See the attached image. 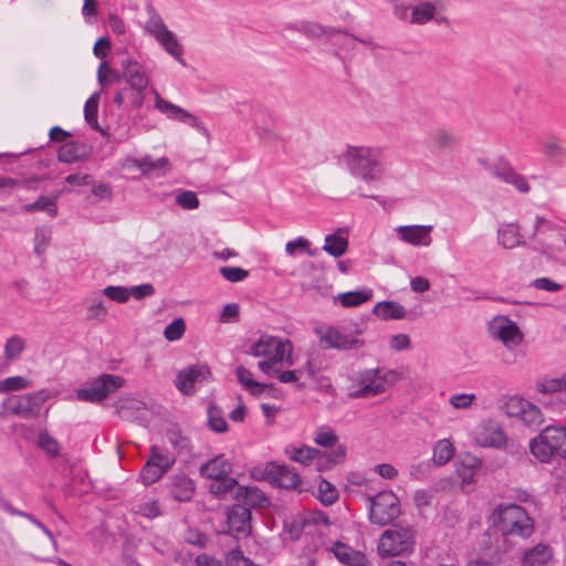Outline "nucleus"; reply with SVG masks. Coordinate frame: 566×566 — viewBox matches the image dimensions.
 <instances>
[{"mask_svg": "<svg viewBox=\"0 0 566 566\" xmlns=\"http://www.w3.org/2000/svg\"><path fill=\"white\" fill-rule=\"evenodd\" d=\"M382 148L378 146L347 145L338 155V161L353 177L370 185L382 178Z\"/></svg>", "mask_w": 566, "mask_h": 566, "instance_id": "obj_1", "label": "nucleus"}, {"mask_svg": "<svg viewBox=\"0 0 566 566\" xmlns=\"http://www.w3.org/2000/svg\"><path fill=\"white\" fill-rule=\"evenodd\" d=\"M401 374L387 367L363 368L347 377L346 392L350 399H369L384 395L401 380Z\"/></svg>", "mask_w": 566, "mask_h": 566, "instance_id": "obj_2", "label": "nucleus"}, {"mask_svg": "<svg viewBox=\"0 0 566 566\" xmlns=\"http://www.w3.org/2000/svg\"><path fill=\"white\" fill-rule=\"evenodd\" d=\"M292 353L293 345L289 339L271 335L261 336L249 348L251 356L262 358L258 363V367L269 377L277 373L280 363L285 360L287 365L293 364Z\"/></svg>", "mask_w": 566, "mask_h": 566, "instance_id": "obj_3", "label": "nucleus"}, {"mask_svg": "<svg viewBox=\"0 0 566 566\" xmlns=\"http://www.w3.org/2000/svg\"><path fill=\"white\" fill-rule=\"evenodd\" d=\"M492 516L494 526L504 537L527 539L535 531L533 518L517 504L499 505Z\"/></svg>", "mask_w": 566, "mask_h": 566, "instance_id": "obj_4", "label": "nucleus"}, {"mask_svg": "<svg viewBox=\"0 0 566 566\" xmlns=\"http://www.w3.org/2000/svg\"><path fill=\"white\" fill-rule=\"evenodd\" d=\"M284 453L291 461L300 463L303 467H308L316 461L317 471L325 472L344 463L348 450L345 444L336 446V448L331 451H322L307 444H289Z\"/></svg>", "mask_w": 566, "mask_h": 566, "instance_id": "obj_5", "label": "nucleus"}, {"mask_svg": "<svg viewBox=\"0 0 566 566\" xmlns=\"http://www.w3.org/2000/svg\"><path fill=\"white\" fill-rule=\"evenodd\" d=\"M365 328L353 323L348 326L323 325L315 328L319 346L324 349L359 350L366 346Z\"/></svg>", "mask_w": 566, "mask_h": 566, "instance_id": "obj_6", "label": "nucleus"}, {"mask_svg": "<svg viewBox=\"0 0 566 566\" xmlns=\"http://www.w3.org/2000/svg\"><path fill=\"white\" fill-rule=\"evenodd\" d=\"M416 547V531L409 525H394L381 533L377 543L380 557H397L412 554Z\"/></svg>", "mask_w": 566, "mask_h": 566, "instance_id": "obj_7", "label": "nucleus"}, {"mask_svg": "<svg viewBox=\"0 0 566 566\" xmlns=\"http://www.w3.org/2000/svg\"><path fill=\"white\" fill-rule=\"evenodd\" d=\"M500 410L506 418L515 420L531 430L537 429L545 421L542 409L518 394L503 397Z\"/></svg>", "mask_w": 566, "mask_h": 566, "instance_id": "obj_8", "label": "nucleus"}, {"mask_svg": "<svg viewBox=\"0 0 566 566\" xmlns=\"http://www.w3.org/2000/svg\"><path fill=\"white\" fill-rule=\"evenodd\" d=\"M367 511L371 524L385 526L400 516V500L392 491H380L367 499Z\"/></svg>", "mask_w": 566, "mask_h": 566, "instance_id": "obj_9", "label": "nucleus"}, {"mask_svg": "<svg viewBox=\"0 0 566 566\" xmlns=\"http://www.w3.org/2000/svg\"><path fill=\"white\" fill-rule=\"evenodd\" d=\"M126 385L120 375L103 374L92 379L86 386L75 391L77 400L86 402H101Z\"/></svg>", "mask_w": 566, "mask_h": 566, "instance_id": "obj_10", "label": "nucleus"}, {"mask_svg": "<svg viewBox=\"0 0 566 566\" xmlns=\"http://www.w3.org/2000/svg\"><path fill=\"white\" fill-rule=\"evenodd\" d=\"M488 333L493 340L501 343L509 350L522 346L525 340L520 325L503 314L495 315L489 321Z\"/></svg>", "mask_w": 566, "mask_h": 566, "instance_id": "obj_11", "label": "nucleus"}, {"mask_svg": "<svg viewBox=\"0 0 566 566\" xmlns=\"http://www.w3.org/2000/svg\"><path fill=\"white\" fill-rule=\"evenodd\" d=\"M145 31L157 41L168 55L180 64H185L184 46L177 35L168 29L161 17L153 14L145 23Z\"/></svg>", "mask_w": 566, "mask_h": 566, "instance_id": "obj_12", "label": "nucleus"}, {"mask_svg": "<svg viewBox=\"0 0 566 566\" xmlns=\"http://www.w3.org/2000/svg\"><path fill=\"white\" fill-rule=\"evenodd\" d=\"M471 438L476 447L485 449H505L509 438L502 424L493 418H484L473 428Z\"/></svg>", "mask_w": 566, "mask_h": 566, "instance_id": "obj_13", "label": "nucleus"}, {"mask_svg": "<svg viewBox=\"0 0 566 566\" xmlns=\"http://www.w3.org/2000/svg\"><path fill=\"white\" fill-rule=\"evenodd\" d=\"M122 75L130 90V104L139 108L145 101V91L149 84V77L145 67L136 60H126L122 63Z\"/></svg>", "mask_w": 566, "mask_h": 566, "instance_id": "obj_14", "label": "nucleus"}, {"mask_svg": "<svg viewBox=\"0 0 566 566\" xmlns=\"http://www.w3.org/2000/svg\"><path fill=\"white\" fill-rule=\"evenodd\" d=\"M150 455L140 471L144 485H150L160 480L174 465L175 458L158 446H151Z\"/></svg>", "mask_w": 566, "mask_h": 566, "instance_id": "obj_15", "label": "nucleus"}, {"mask_svg": "<svg viewBox=\"0 0 566 566\" xmlns=\"http://www.w3.org/2000/svg\"><path fill=\"white\" fill-rule=\"evenodd\" d=\"M444 2L442 0H420L412 8L409 22L424 25L429 22L444 23Z\"/></svg>", "mask_w": 566, "mask_h": 566, "instance_id": "obj_16", "label": "nucleus"}, {"mask_svg": "<svg viewBox=\"0 0 566 566\" xmlns=\"http://www.w3.org/2000/svg\"><path fill=\"white\" fill-rule=\"evenodd\" d=\"M210 377V369L205 365H191L178 371L175 386L179 392L192 396L196 387Z\"/></svg>", "mask_w": 566, "mask_h": 566, "instance_id": "obj_17", "label": "nucleus"}, {"mask_svg": "<svg viewBox=\"0 0 566 566\" xmlns=\"http://www.w3.org/2000/svg\"><path fill=\"white\" fill-rule=\"evenodd\" d=\"M45 400L46 396L43 392L17 396L10 400L9 410L24 419H34L40 415L42 403Z\"/></svg>", "mask_w": 566, "mask_h": 566, "instance_id": "obj_18", "label": "nucleus"}, {"mask_svg": "<svg viewBox=\"0 0 566 566\" xmlns=\"http://www.w3.org/2000/svg\"><path fill=\"white\" fill-rule=\"evenodd\" d=\"M433 227L430 224H409L395 228L399 241L412 247H430Z\"/></svg>", "mask_w": 566, "mask_h": 566, "instance_id": "obj_19", "label": "nucleus"}, {"mask_svg": "<svg viewBox=\"0 0 566 566\" xmlns=\"http://www.w3.org/2000/svg\"><path fill=\"white\" fill-rule=\"evenodd\" d=\"M264 475L271 483L283 489H295L300 486L302 482L301 476L294 469L276 462L266 464Z\"/></svg>", "mask_w": 566, "mask_h": 566, "instance_id": "obj_20", "label": "nucleus"}, {"mask_svg": "<svg viewBox=\"0 0 566 566\" xmlns=\"http://www.w3.org/2000/svg\"><path fill=\"white\" fill-rule=\"evenodd\" d=\"M481 469V460L472 454H464L455 465L457 476L461 481V488L469 491L475 483V475Z\"/></svg>", "mask_w": 566, "mask_h": 566, "instance_id": "obj_21", "label": "nucleus"}, {"mask_svg": "<svg viewBox=\"0 0 566 566\" xmlns=\"http://www.w3.org/2000/svg\"><path fill=\"white\" fill-rule=\"evenodd\" d=\"M554 559V549L544 543L526 548L521 556L522 566H551Z\"/></svg>", "mask_w": 566, "mask_h": 566, "instance_id": "obj_22", "label": "nucleus"}, {"mask_svg": "<svg viewBox=\"0 0 566 566\" xmlns=\"http://www.w3.org/2000/svg\"><path fill=\"white\" fill-rule=\"evenodd\" d=\"M250 510L241 504L232 506L227 512L228 532L237 536L250 533Z\"/></svg>", "mask_w": 566, "mask_h": 566, "instance_id": "obj_23", "label": "nucleus"}, {"mask_svg": "<svg viewBox=\"0 0 566 566\" xmlns=\"http://www.w3.org/2000/svg\"><path fill=\"white\" fill-rule=\"evenodd\" d=\"M297 31L311 40L329 41L336 34L345 33L344 30L329 25H324L313 20H304L300 22Z\"/></svg>", "mask_w": 566, "mask_h": 566, "instance_id": "obj_24", "label": "nucleus"}, {"mask_svg": "<svg viewBox=\"0 0 566 566\" xmlns=\"http://www.w3.org/2000/svg\"><path fill=\"white\" fill-rule=\"evenodd\" d=\"M496 241L497 244L505 250H513L525 245V239L521 232V228L514 222L502 223L499 227Z\"/></svg>", "mask_w": 566, "mask_h": 566, "instance_id": "obj_25", "label": "nucleus"}, {"mask_svg": "<svg viewBox=\"0 0 566 566\" xmlns=\"http://www.w3.org/2000/svg\"><path fill=\"white\" fill-rule=\"evenodd\" d=\"M155 107L171 119L190 124L196 128H200L201 126L200 120L196 116L189 114L187 111L180 108L179 106L165 101L156 91Z\"/></svg>", "mask_w": 566, "mask_h": 566, "instance_id": "obj_26", "label": "nucleus"}, {"mask_svg": "<svg viewBox=\"0 0 566 566\" xmlns=\"http://www.w3.org/2000/svg\"><path fill=\"white\" fill-rule=\"evenodd\" d=\"M332 552L343 564L349 566H369V560L363 552L354 549L345 543L336 542L332 546Z\"/></svg>", "mask_w": 566, "mask_h": 566, "instance_id": "obj_27", "label": "nucleus"}, {"mask_svg": "<svg viewBox=\"0 0 566 566\" xmlns=\"http://www.w3.org/2000/svg\"><path fill=\"white\" fill-rule=\"evenodd\" d=\"M373 314L380 321H400L407 316V310L396 301H381L375 304Z\"/></svg>", "mask_w": 566, "mask_h": 566, "instance_id": "obj_28", "label": "nucleus"}, {"mask_svg": "<svg viewBox=\"0 0 566 566\" xmlns=\"http://www.w3.org/2000/svg\"><path fill=\"white\" fill-rule=\"evenodd\" d=\"M196 491L195 482L185 474H176L170 480V493L176 501L191 500Z\"/></svg>", "mask_w": 566, "mask_h": 566, "instance_id": "obj_29", "label": "nucleus"}, {"mask_svg": "<svg viewBox=\"0 0 566 566\" xmlns=\"http://www.w3.org/2000/svg\"><path fill=\"white\" fill-rule=\"evenodd\" d=\"M542 432L555 455L566 459V428L562 426H547Z\"/></svg>", "mask_w": 566, "mask_h": 566, "instance_id": "obj_30", "label": "nucleus"}, {"mask_svg": "<svg viewBox=\"0 0 566 566\" xmlns=\"http://www.w3.org/2000/svg\"><path fill=\"white\" fill-rule=\"evenodd\" d=\"M494 175L502 181L513 186L521 193H528L531 191V185L526 176L516 171L512 167H503L495 170Z\"/></svg>", "mask_w": 566, "mask_h": 566, "instance_id": "obj_31", "label": "nucleus"}, {"mask_svg": "<svg viewBox=\"0 0 566 566\" xmlns=\"http://www.w3.org/2000/svg\"><path fill=\"white\" fill-rule=\"evenodd\" d=\"M200 472L208 479L220 480L229 476L231 463L223 455H219L202 465Z\"/></svg>", "mask_w": 566, "mask_h": 566, "instance_id": "obj_32", "label": "nucleus"}, {"mask_svg": "<svg viewBox=\"0 0 566 566\" xmlns=\"http://www.w3.org/2000/svg\"><path fill=\"white\" fill-rule=\"evenodd\" d=\"M235 499L239 502H242L243 505L249 509V506H265L269 501L265 497L264 493L256 488L250 486H237L235 488Z\"/></svg>", "mask_w": 566, "mask_h": 566, "instance_id": "obj_33", "label": "nucleus"}, {"mask_svg": "<svg viewBox=\"0 0 566 566\" xmlns=\"http://www.w3.org/2000/svg\"><path fill=\"white\" fill-rule=\"evenodd\" d=\"M113 407L120 418L129 420L137 416L144 408V403L133 396H123L114 402Z\"/></svg>", "mask_w": 566, "mask_h": 566, "instance_id": "obj_34", "label": "nucleus"}, {"mask_svg": "<svg viewBox=\"0 0 566 566\" xmlns=\"http://www.w3.org/2000/svg\"><path fill=\"white\" fill-rule=\"evenodd\" d=\"M535 389L541 395H555L566 390V373L556 377H543L536 380Z\"/></svg>", "mask_w": 566, "mask_h": 566, "instance_id": "obj_35", "label": "nucleus"}, {"mask_svg": "<svg viewBox=\"0 0 566 566\" xmlns=\"http://www.w3.org/2000/svg\"><path fill=\"white\" fill-rule=\"evenodd\" d=\"M530 451L531 454L542 463H549L555 455L542 431L530 441Z\"/></svg>", "mask_w": 566, "mask_h": 566, "instance_id": "obj_36", "label": "nucleus"}, {"mask_svg": "<svg viewBox=\"0 0 566 566\" xmlns=\"http://www.w3.org/2000/svg\"><path fill=\"white\" fill-rule=\"evenodd\" d=\"M455 453V447L450 439H441L436 442L432 452V462L436 465H444Z\"/></svg>", "mask_w": 566, "mask_h": 566, "instance_id": "obj_37", "label": "nucleus"}, {"mask_svg": "<svg viewBox=\"0 0 566 566\" xmlns=\"http://www.w3.org/2000/svg\"><path fill=\"white\" fill-rule=\"evenodd\" d=\"M235 374L241 386L251 395H261L268 388L265 384L254 380L252 373L243 366H239Z\"/></svg>", "mask_w": 566, "mask_h": 566, "instance_id": "obj_38", "label": "nucleus"}, {"mask_svg": "<svg viewBox=\"0 0 566 566\" xmlns=\"http://www.w3.org/2000/svg\"><path fill=\"white\" fill-rule=\"evenodd\" d=\"M373 297L370 290L350 291L340 293L335 297V302H339L344 307H355L369 301Z\"/></svg>", "mask_w": 566, "mask_h": 566, "instance_id": "obj_39", "label": "nucleus"}, {"mask_svg": "<svg viewBox=\"0 0 566 566\" xmlns=\"http://www.w3.org/2000/svg\"><path fill=\"white\" fill-rule=\"evenodd\" d=\"M348 248V240L339 233H333L325 237L323 250L334 258L342 256Z\"/></svg>", "mask_w": 566, "mask_h": 566, "instance_id": "obj_40", "label": "nucleus"}, {"mask_svg": "<svg viewBox=\"0 0 566 566\" xmlns=\"http://www.w3.org/2000/svg\"><path fill=\"white\" fill-rule=\"evenodd\" d=\"M313 441L315 444L322 447V448H333L335 449L336 446H339L340 443L339 438L335 430L328 426H321L313 432Z\"/></svg>", "mask_w": 566, "mask_h": 566, "instance_id": "obj_41", "label": "nucleus"}, {"mask_svg": "<svg viewBox=\"0 0 566 566\" xmlns=\"http://www.w3.org/2000/svg\"><path fill=\"white\" fill-rule=\"evenodd\" d=\"M57 195L52 197L40 196L36 201L33 203H29L23 206V210L25 212H36L44 211L51 217H55L57 214V206H56Z\"/></svg>", "mask_w": 566, "mask_h": 566, "instance_id": "obj_42", "label": "nucleus"}, {"mask_svg": "<svg viewBox=\"0 0 566 566\" xmlns=\"http://www.w3.org/2000/svg\"><path fill=\"white\" fill-rule=\"evenodd\" d=\"M171 170L170 161L167 157H160L153 159L149 155L144 156L143 175H149L151 172H158L166 175Z\"/></svg>", "mask_w": 566, "mask_h": 566, "instance_id": "obj_43", "label": "nucleus"}, {"mask_svg": "<svg viewBox=\"0 0 566 566\" xmlns=\"http://www.w3.org/2000/svg\"><path fill=\"white\" fill-rule=\"evenodd\" d=\"M36 447L49 457H56L60 453L59 441L45 430L39 432Z\"/></svg>", "mask_w": 566, "mask_h": 566, "instance_id": "obj_44", "label": "nucleus"}, {"mask_svg": "<svg viewBox=\"0 0 566 566\" xmlns=\"http://www.w3.org/2000/svg\"><path fill=\"white\" fill-rule=\"evenodd\" d=\"M543 155L548 159H558L566 155L563 143L556 137H548L541 144Z\"/></svg>", "mask_w": 566, "mask_h": 566, "instance_id": "obj_45", "label": "nucleus"}, {"mask_svg": "<svg viewBox=\"0 0 566 566\" xmlns=\"http://www.w3.org/2000/svg\"><path fill=\"white\" fill-rule=\"evenodd\" d=\"M108 316V308L101 297H93L86 307V317L90 321L103 322Z\"/></svg>", "mask_w": 566, "mask_h": 566, "instance_id": "obj_46", "label": "nucleus"}, {"mask_svg": "<svg viewBox=\"0 0 566 566\" xmlns=\"http://www.w3.org/2000/svg\"><path fill=\"white\" fill-rule=\"evenodd\" d=\"M134 512L146 518H156L161 514V509L157 500L145 499L134 506Z\"/></svg>", "mask_w": 566, "mask_h": 566, "instance_id": "obj_47", "label": "nucleus"}, {"mask_svg": "<svg viewBox=\"0 0 566 566\" xmlns=\"http://www.w3.org/2000/svg\"><path fill=\"white\" fill-rule=\"evenodd\" d=\"M478 400L475 394H455L448 399L449 405L459 411H469L473 408Z\"/></svg>", "mask_w": 566, "mask_h": 566, "instance_id": "obj_48", "label": "nucleus"}, {"mask_svg": "<svg viewBox=\"0 0 566 566\" xmlns=\"http://www.w3.org/2000/svg\"><path fill=\"white\" fill-rule=\"evenodd\" d=\"M31 387V380L24 376H11L0 380V392L18 391Z\"/></svg>", "mask_w": 566, "mask_h": 566, "instance_id": "obj_49", "label": "nucleus"}, {"mask_svg": "<svg viewBox=\"0 0 566 566\" xmlns=\"http://www.w3.org/2000/svg\"><path fill=\"white\" fill-rule=\"evenodd\" d=\"M317 496L324 505H332L338 499V491L327 480H321L317 488Z\"/></svg>", "mask_w": 566, "mask_h": 566, "instance_id": "obj_50", "label": "nucleus"}, {"mask_svg": "<svg viewBox=\"0 0 566 566\" xmlns=\"http://www.w3.org/2000/svg\"><path fill=\"white\" fill-rule=\"evenodd\" d=\"M25 348V340L20 336H11L4 344V356L9 360L20 357Z\"/></svg>", "mask_w": 566, "mask_h": 566, "instance_id": "obj_51", "label": "nucleus"}, {"mask_svg": "<svg viewBox=\"0 0 566 566\" xmlns=\"http://www.w3.org/2000/svg\"><path fill=\"white\" fill-rule=\"evenodd\" d=\"M122 73L113 70L107 61H103L97 70V81L102 86L119 81Z\"/></svg>", "mask_w": 566, "mask_h": 566, "instance_id": "obj_52", "label": "nucleus"}, {"mask_svg": "<svg viewBox=\"0 0 566 566\" xmlns=\"http://www.w3.org/2000/svg\"><path fill=\"white\" fill-rule=\"evenodd\" d=\"M208 417V424L213 431L226 432L228 430V423L220 408L216 406L209 407Z\"/></svg>", "mask_w": 566, "mask_h": 566, "instance_id": "obj_53", "label": "nucleus"}, {"mask_svg": "<svg viewBox=\"0 0 566 566\" xmlns=\"http://www.w3.org/2000/svg\"><path fill=\"white\" fill-rule=\"evenodd\" d=\"M285 252L290 256H296V255L303 254V253L313 255V253L310 249V241L303 237H300L295 240L289 241L285 244Z\"/></svg>", "mask_w": 566, "mask_h": 566, "instance_id": "obj_54", "label": "nucleus"}, {"mask_svg": "<svg viewBox=\"0 0 566 566\" xmlns=\"http://www.w3.org/2000/svg\"><path fill=\"white\" fill-rule=\"evenodd\" d=\"M51 231L48 228H38L34 233V252L39 255L43 254L50 245Z\"/></svg>", "mask_w": 566, "mask_h": 566, "instance_id": "obj_55", "label": "nucleus"}, {"mask_svg": "<svg viewBox=\"0 0 566 566\" xmlns=\"http://www.w3.org/2000/svg\"><path fill=\"white\" fill-rule=\"evenodd\" d=\"M388 348L396 353L408 350L411 348V338L405 333L390 335L388 338Z\"/></svg>", "mask_w": 566, "mask_h": 566, "instance_id": "obj_56", "label": "nucleus"}, {"mask_svg": "<svg viewBox=\"0 0 566 566\" xmlns=\"http://www.w3.org/2000/svg\"><path fill=\"white\" fill-rule=\"evenodd\" d=\"M186 332V323L182 318L174 319L164 331V336L169 342L180 339Z\"/></svg>", "mask_w": 566, "mask_h": 566, "instance_id": "obj_57", "label": "nucleus"}, {"mask_svg": "<svg viewBox=\"0 0 566 566\" xmlns=\"http://www.w3.org/2000/svg\"><path fill=\"white\" fill-rule=\"evenodd\" d=\"M104 296L116 303H126L129 300L128 287L120 285H108L103 290Z\"/></svg>", "mask_w": 566, "mask_h": 566, "instance_id": "obj_58", "label": "nucleus"}, {"mask_svg": "<svg viewBox=\"0 0 566 566\" xmlns=\"http://www.w3.org/2000/svg\"><path fill=\"white\" fill-rule=\"evenodd\" d=\"M98 102H99V93H94L86 101L85 107H84L85 119L91 125H93L95 128L97 127L96 116H97Z\"/></svg>", "mask_w": 566, "mask_h": 566, "instance_id": "obj_59", "label": "nucleus"}, {"mask_svg": "<svg viewBox=\"0 0 566 566\" xmlns=\"http://www.w3.org/2000/svg\"><path fill=\"white\" fill-rule=\"evenodd\" d=\"M560 245L555 247L551 243L539 241V251L547 258H554L557 253L566 252V232L559 233Z\"/></svg>", "mask_w": 566, "mask_h": 566, "instance_id": "obj_60", "label": "nucleus"}, {"mask_svg": "<svg viewBox=\"0 0 566 566\" xmlns=\"http://www.w3.org/2000/svg\"><path fill=\"white\" fill-rule=\"evenodd\" d=\"M220 273L231 283L242 282L249 276V272L239 266H222Z\"/></svg>", "mask_w": 566, "mask_h": 566, "instance_id": "obj_61", "label": "nucleus"}, {"mask_svg": "<svg viewBox=\"0 0 566 566\" xmlns=\"http://www.w3.org/2000/svg\"><path fill=\"white\" fill-rule=\"evenodd\" d=\"M433 143L440 149H448L455 145L457 138L451 132L439 129L433 135Z\"/></svg>", "mask_w": 566, "mask_h": 566, "instance_id": "obj_62", "label": "nucleus"}, {"mask_svg": "<svg viewBox=\"0 0 566 566\" xmlns=\"http://www.w3.org/2000/svg\"><path fill=\"white\" fill-rule=\"evenodd\" d=\"M59 160L63 163H74L80 159L78 148L74 143H66L57 154Z\"/></svg>", "mask_w": 566, "mask_h": 566, "instance_id": "obj_63", "label": "nucleus"}, {"mask_svg": "<svg viewBox=\"0 0 566 566\" xmlns=\"http://www.w3.org/2000/svg\"><path fill=\"white\" fill-rule=\"evenodd\" d=\"M226 566H256L241 551L233 549L226 557Z\"/></svg>", "mask_w": 566, "mask_h": 566, "instance_id": "obj_64", "label": "nucleus"}]
</instances>
